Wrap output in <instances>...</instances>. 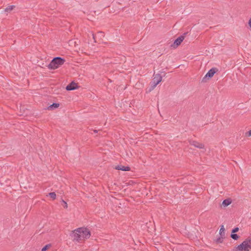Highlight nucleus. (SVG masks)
Instances as JSON below:
<instances>
[{"mask_svg": "<svg viewBox=\"0 0 251 251\" xmlns=\"http://www.w3.org/2000/svg\"><path fill=\"white\" fill-rule=\"evenodd\" d=\"M251 249V238L246 239L240 245L235 247L234 251H249Z\"/></svg>", "mask_w": 251, "mask_h": 251, "instance_id": "nucleus-1", "label": "nucleus"}, {"mask_svg": "<svg viewBox=\"0 0 251 251\" xmlns=\"http://www.w3.org/2000/svg\"><path fill=\"white\" fill-rule=\"evenodd\" d=\"M65 60L64 59L60 57H56L54 58L50 63L48 65V67L49 69H56L62 65Z\"/></svg>", "mask_w": 251, "mask_h": 251, "instance_id": "nucleus-2", "label": "nucleus"}, {"mask_svg": "<svg viewBox=\"0 0 251 251\" xmlns=\"http://www.w3.org/2000/svg\"><path fill=\"white\" fill-rule=\"evenodd\" d=\"M162 76L160 74H156L154 75L152 81L151 82V87L149 90V92L153 90L155 87L162 81Z\"/></svg>", "mask_w": 251, "mask_h": 251, "instance_id": "nucleus-3", "label": "nucleus"}, {"mask_svg": "<svg viewBox=\"0 0 251 251\" xmlns=\"http://www.w3.org/2000/svg\"><path fill=\"white\" fill-rule=\"evenodd\" d=\"M78 230L79 228L72 231L70 235L73 240H75L78 242H80L82 241V238L81 237V231H78Z\"/></svg>", "mask_w": 251, "mask_h": 251, "instance_id": "nucleus-4", "label": "nucleus"}, {"mask_svg": "<svg viewBox=\"0 0 251 251\" xmlns=\"http://www.w3.org/2000/svg\"><path fill=\"white\" fill-rule=\"evenodd\" d=\"M218 71V69L216 68H212L205 75L204 77L202 79L201 82H205L207 79L211 78Z\"/></svg>", "mask_w": 251, "mask_h": 251, "instance_id": "nucleus-5", "label": "nucleus"}, {"mask_svg": "<svg viewBox=\"0 0 251 251\" xmlns=\"http://www.w3.org/2000/svg\"><path fill=\"white\" fill-rule=\"evenodd\" d=\"M78 231H81V237L82 240L85 239H88L91 235L90 231L88 229L85 227H79Z\"/></svg>", "mask_w": 251, "mask_h": 251, "instance_id": "nucleus-6", "label": "nucleus"}, {"mask_svg": "<svg viewBox=\"0 0 251 251\" xmlns=\"http://www.w3.org/2000/svg\"><path fill=\"white\" fill-rule=\"evenodd\" d=\"M187 34V33H185L183 35H181L178 37L174 42V43L171 45V47L173 48H176L181 42L184 39L185 35Z\"/></svg>", "mask_w": 251, "mask_h": 251, "instance_id": "nucleus-7", "label": "nucleus"}, {"mask_svg": "<svg viewBox=\"0 0 251 251\" xmlns=\"http://www.w3.org/2000/svg\"><path fill=\"white\" fill-rule=\"evenodd\" d=\"M189 143L190 145L194 146V147H195L197 148L203 149L204 147V146L203 144L200 143L196 141L190 140V141H189Z\"/></svg>", "mask_w": 251, "mask_h": 251, "instance_id": "nucleus-8", "label": "nucleus"}, {"mask_svg": "<svg viewBox=\"0 0 251 251\" xmlns=\"http://www.w3.org/2000/svg\"><path fill=\"white\" fill-rule=\"evenodd\" d=\"M77 84L74 82H72L69 85H68L66 88V90L68 91L74 90L78 88Z\"/></svg>", "mask_w": 251, "mask_h": 251, "instance_id": "nucleus-9", "label": "nucleus"}, {"mask_svg": "<svg viewBox=\"0 0 251 251\" xmlns=\"http://www.w3.org/2000/svg\"><path fill=\"white\" fill-rule=\"evenodd\" d=\"M115 169L119 170H122L124 171H128L130 170V167L127 166H124L122 165H118L115 167Z\"/></svg>", "mask_w": 251, "mask_h": 251, "instance_id": "nucleus-10", "label": "nucleus"}, {"mask_svg": "<svg viewBox=\"0 0 251 251\" xmlns=\"http://www.w3.org/2000/svg\"><path fill=\"white\" fill-rule=\"evenodd\" d=\"M59 106V103H54L50 105L48 107V109L49 110H52L55 108H58Z\"/></svg>", "mask_w": 251, "mask_h": 251, "instance_id": "nucleus-11", "label": "nucleus"}, {"mask_svg": "<svg viewBox=\"0 0 251 251\" xmlns=\"http://www.w3.org/2000/svg\"><path fill=\"white\" fill-rule=\"evenodd\" d=\"M231 202L230 199H226L223 201L222 204L226 207L229 205L231 203Z\"/></svg>", "mask_w": 251, "mask_h": 251, "instance_id": "nucleus-12", "label": "nucleus"}, {"mask_svg": "<svg viewBox=\"0 0 251 251\" xmlns=\"http://www.w3.org/2000/svg\"><path fill=\"white\" fill-rule=\"evenodd\" d=\"M225 229L224 226H221V228L220 229V233H219L220 236H221L222 237L225 236Z\"/></svg>", "mask_w": 251, "mask_h": 251, "instance_id": "nucleus-13", "label": "nucleus"}, {"mask_svg": "<svg viewBox=\"0 0 251 251\" xmlns=\"http://www.w3.org/2000/svg\"><path fill=\"white\" fill-rule=\"evenodd\" d=\"M14 7H15L14 5L9 6L5 9L4 11L5 12H10L14 9Z\"/></svg>", "mask_w": 251, "mask_h": 251, "instance_id": "nucleus-14", "label": "nucleus"}, {"mask_svg": "<svg viewBox=\"0 0 251 251\" xmlns=\"http://www.w3.org/2000/svg\"><path fill=\"white\" fill-rule=\"evenodd\" d=\"M231 238H232L233 239L237 240L239 238V236L237 234L235 233H231L230 235Z\"/></svg>", "mask_w": 251, "mask_h": 251, "instance_id": "nucleus-15", "label": "nucleus"}, {"mask_svg": "<svg viewBox=\"0 0 251 251\" xmlns=\"http://www.w3.org/2000/svg\"><path fill=\"white\" fill-rule=\"evenodd\" d=\"M49 195L53 200H55L56 199V195L54 192H50Z\"/></svg>", "mask_w": 251, "mask_h": 251, "instance_id": "nucleus-16", "label": "nucleus"}, {"mask_svg": "<svg viewBox=\"0 0 251 251\" xmlns=\"http://www.w3.org/2000/svg\"><path fill=\"white\" fill-rule=\"evenodd\" d=\"M50 247H51V245L50 244H48V245H46L45 247H44L42 249V251H46V250H47Z\"/></svg>", "mask_w": 251, "mask_h": 251, "instance_id": "nucleus-17", "label": "nucleus"}, {"mask_svg": "<svg viewBox=\"0 0 251 251\" xmlns=\"http://www.w3.org/2000/svg\"><path fill=\"white\" fill-rule=\"evenodd\" d=\"M223 237H221V236L220 237H219V238H218L216 240V242L217 243H222L223 242Z\"/></svg>", "mask_w": 251, "mask_h": 251, "instance_id": "nucleus-18", "label": "nucleus"}, {"mask_svg": "<svg viewBox=\"0 0 251 251\" xmlns=\"http://www.w3.org/2000/svg\"><path fill=\"white\" fill-rule=\"evenodd\" d=\"M238 230H239L238 227H235L234 228H233L232 229L231 233H234L235 232H237Z\"/></svg>", "mask_w": 251, "mask_h": 251, "instance_id": "nucleus-19", "label": "nucleus"}, {"mask_svg": "<svg viewBox=\"0 0 251 251\" xmlns=\"http://www.w3.org/2000/svg\"><path fill=\"white\" fill-rule=\"evenodd\" d=\"M62 202L63 203V206L64 208H67V203L66 201H62Z\"/></svg>", "mask_w": 251, "mask_h": 251, "instance_id": "nucleus-20", "label": "nucleus"}, {"mask_svg": "<svg viewBox=\"0 0 251 251\" xmlns=\"http://www.w3.org/2000/svg\"><path fill=\"white\" fill-rule=\"evenodd\" d=\"M249 25L251 27V17L249 21Z\"/></svg>", "mask_w": 251, "mask_h": 251, "instance_id": "nucleus-21", "label": "nucleus"}, {"mask_svg": "<svg viewBox=\"0 0 251 251\" xmlns=\"http://www.w3.org/2000/svg\"><path fill=\"white\" fill-rule=\"evenodd\" d=\"M99 34H100L102 36H104V33L103 32L100 31L98 33Z\"/></svg>", "mask_w": 251, "mask_h": 251, "instance_id": "nucleus-22", "label": "nucleus"}, {"mask_svg": "<svg viewBox=\"0 0 251 251\" xmlns=\"http://www.w3.org/2000/svg\"><path fill=\"white\" fill-rule=\"evenodd\" d=\"M248 135L249 136H251V130H250L249 132H248Z\"/></svg>", "mask_w": 251, "mask_h": 251, "instance_id": "nucleus-23", "label": "nucleus"}, {"mask_svg": "<svg viewBox=\"0 0 251 251\" xmlns=\"http://www.w3.org/2000/svg\"><path fill=\"white\" fill-rule=\"evenodd\" d=\"M92 36H93V38L95 40V42H96V41L95 40V35L93 33L92 34Z\"/></svg>", "mask_w": 251, "mask_h": 251, "instance_id": "nucleus-24", "label": "nucleus"}, {"mask_svg": "<svg viewBox=\"0 0 251 251\" xmlns=\"http://www.w3.org/2000/svg\"><path fill=\"white\" fill-rule=\"evenodd\" d=\"M93 131H94V133H97L98 132V130H94Z\"/></svg>", "mask_w": 251, "mask_h": 251, "instance_id": "nucleus-25", "label": "nucleus"}]
</instances>
